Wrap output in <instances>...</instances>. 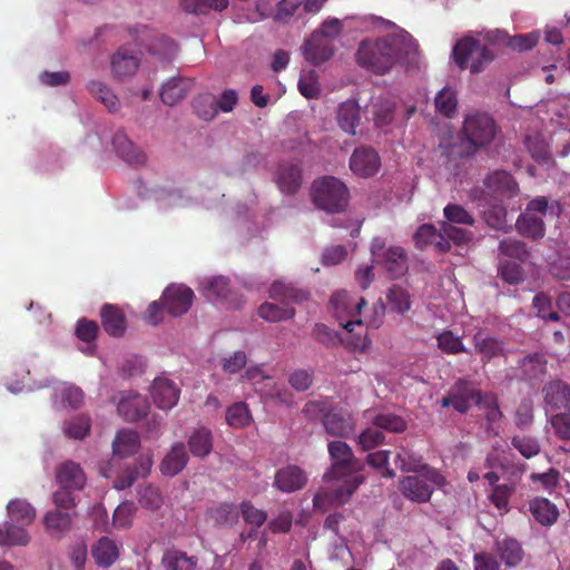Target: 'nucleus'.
I'll use <instances>...</instances> for the list:
<instances>
[{
    "mask_svg": "<svg viewBox=\"0 0 570 570\" xmlns=\"http://www.w3.org/2000/svg\"><path fill=\"white\" fill-rule=\"evenodd\" d=\"M331 466L324 480H343V485L335 489L320 490L313 499L314 508L326 511L330 507L344 504L363 482L357 472L362 463L354 456L351 446L343 441H332L327 445Z\"/></svg>",
    "mask_w": 570,
    "mask_h": 570,
    "instance_id": "1",
    "label": "nucleus"
},
{
    "mask_svg": "<svg viewBox=\"0 0 570 570\" xmlns=\"http://www.w3.org/2000/svg\"><path fill=\"white\" fill-rule=\"evenodd\" d=\"M414 49L411 39L386 36L375 40H363L356 52L357 63L375 73L384 75Z\"/></svg>",
    "mask_w": 570,
    "mask_h": 570,
    "instance_id": "2",
    "label": "nucleus"
},
{
    "mask_svg": "<svg viewBox=\"0 0 570 570\" xmlns=\"http://www.w3.org/2000/svg\"><path fill=\"white\" fill-rule=\"evenodd\" d=\"M269 298L274 302H265L258 308V315L264 321L277 323L292 320L296 312L292 304H301L308 299V293L292 284L275 281L269 288Z\"/></svg>",
    "mask_w": 570,
    "mask_h": 570,
    "instance_id": "3",
    "label": "nucleus"
},
{
    "mask_svg": "<svg viewBox=\"0 0 570 570\" xmlns=\"http://www.w3.org/2000/svg\"><path fill=\"white\" fill-rule=\"evenodd\" d=\"M312 198L315 206L322 210L342 213L348 206L350 191L338 178L325 176L314 180Z\"/></svg>",
    "mask_w": 570,
    "mask_h": 570,
    "instance_id": "4",
    "label": "nucleus"
},
{
    "mask_svg": "<svg viewBox=\"0 0 570 570\" xmlns=\"http://www.w3.org/2000/svg\"><path fill=\"white\" fill-rule=\"evenodd\" d=\"M415 247L423 249L429 245H433L438 252L445 253L450 250L451 243L461 245L463 243V228L456 226H441L440 229L432 224H423L415 232Z\"/></svg>",
    "mask_w": 570,
    "mask_h": 570,
    "instance_id": "5",
    "label": "nucleus"
},
{
    "mask_svg": "<svg viewBox=\"0 0 570 570\" xmlns=\"http://www.w3.org/2000/svg\"><path fill=\"white\" fill-rule=\"evenodd\" d=\"M497 134V124L488 114L468 115L465 117V155L473 154L478 148L491 144Z\"/></svg>",
    "mask_w": 570,
    "mask_h": 570,
    "instance_id": "6",
    "label": "nucleus"
},
{
    "mask_svg": "<svg viewBox=\"0 0 570 570\" xmlns=\"http://www.w3.org/2000/svg\"><path fill=\"white\" fill-rule=\"evenodd\" d=\"M444 478L434 469H425V472L409 475L400 481L399 489L409 500L426 502L430 500L434 485H442Z\"/></svg>",
    "mask_w": 570,
    "mask_h": 570,
    "instance_id": "7",
    "label": "nucleus"
},
{
    "mask_svg": "<svg viewBox=\"0 0 570 570\" xmlns=\"http://www.w3.org/2000/svg\"><path fill=\"white\" fill-rule=\"evenodd\" d=\"M548 202L544 197L531 200L523 214L517 220V228L520 234L533 239L544 236L543 216L547 213Z\"/></svg>",
    "mask_w": 570,
    "mask_h": 570,
    "instance_id": "8",
    "label": "nucleus"
},
{
    "mask_svg": "<svg viewBox=\"0 0 570 570\" xmlns=\"http://www.w3.org/2000/svg\"><path fill=\"white\" fill-rule=\"evenodd\" d=\"M195 294L185 284L168 285L160 297L165 311L171 316H181L191 307Z\"/></svg>",
    "mask_w": 570,
    "mask_h": 570,
    "instance_id": "9",
    "label": "nucleus"
},
{
    "mask_svg": "<svg viewBox=\"0 0 570 570\" xmlns=\"http://www.w3.org/2000/svg\"><path fill=\"white\" fill-rule=\"evenodd\" d=\"M381 168V158L372 147L356 148L350 158V169L358 177L374 176Z\"/></svg>",
    "mask_w": 570,
    "mask_h": 570,
    "instance_id": "10",
    "label": "nucleus"
},
{
    "mask_svg": "<svg viewBox=\"0 0 570 570\" xmlns=\"http://www.w3.org/2000/svg\"><path fill=\"white\" fill-rule=\"evenodd\" d=\"M117 411L124 420L136 422L147 415L149 403L145 396L138 393L122 391L118 395Z\"/></svg>",
    "mask_w": 570,
    "mask_h": 570,
    "instance_id": "11",
    "label": "nucleus"
},
{
    "mask_svg": "<svg viewBox=\"0 0 570 570\" xmlns=\"http://www.w3.org/2000/svg\"><path fill=\"white\" fill-rule=\"evenodd\" d=\"M56 482L58 485L81 491L87 483V475L79 463L68 460L56 468Z\"/></svg>",
    "mask_w": 570,
    "mask_h": 570,
    "instance_id": "12",
    "label": "nucleus"
},
{
    "mask_svg": "<svg viewBox=\"0 0 570 570\" xmlns=\"http://www.w3.org/2000/svg\"><path fill=\"white\" fill-rule=\"evenodd\" d=\"M76 511H69L55 508L43 515V525L46 531L56 539H61L72 527Z\"/></svg>",
    "mask_w": 570,
    "mask_h": 570,
    "instance_id": "13",
    "label": "nucleus"
},
{
    "mask_svg": "<svg viewBox=\"0 0 570 570\" xmlns=\"http://www.w3.org/2000/svg\"><path fill=\"white\" fill-rule=\"evenodd\" d=\"M150 394L159 409L169 410L177 404L180 390L167 377H156L153 382Z\"/></svg>",
    "mask_w": 570,
    "mask_h": 570,
    "instance_id": "14",
    "label": "nucleus"
},
{
    "mask_svg": "<svg viewBox=\"0 0 570 570\" xmlns=\"http://www.w3.org/2000/svg\"><path fill=\"white\" fill-rule=\"evenodd\" d=\"M382 265L391 278H400L409 271V257L401 246H391L377 263Z\"/></svg>",
    "mask_w": 570,
    "mask_h": 570,
    "instance_id": "15",
    "label": "nucleus"
},
{
    "mask_svg": "<svg viewBox=\"0 0 570 570\" xmlns=\"http://www.w3.org/2000/svg\"><path fill=\"white\" fill-rule=\"evenodd\" d=\"M307 476L297 465H287L278 470L274 478V487L284 493H292L304 488Z\"/></svg>",
    "mask_w": 570,
    "mask_h": 570,
    "instance_id": "16",
    "label": "nucleus"
},
{
    "mask_svg": "<svg viewBox=\"0 0 570 570\" xmlns=\"http://www.w3.org/2000/svg\"><path fill=\"white\" fill-rule=\"evenodd\" d=\"M274 179L283 194L294 195L302 185V170L296 164L282 163L275 171Z\"/></svg>",
    "mask_w": 570,
    "mask_h": 570,
    "instance_id": "17",
    "label": "nucleus"
},
{
    "mask_svg": "<svg viewBox=\"0 0 570 570\" xmlns=\"http://www.w3.org/2000/svg\"><path fill=\"white\" fill-rule=\"evenodd\" d=\"M112 146L118 156L130 166H142L147 156L127 137L124 131H117L112 138Z\"/></svg>",
    "mask_w": 570,
    "mask_h": 570,
    "instance_id": "18",
    "label": "nucleus"
},
{
    "mask_svg": "<svg viewBox=\"0 0 570 570\" xmlns=\"http://www.w3.org/2000/svg\"><path fill=\"white\" fill-rule=\"evenodd\" d=\"M334 53L332 40L315 32L304 45V56L313 65L328 60Z\"/></svg>",
    "mask_w": 570,
    "mask_h": 570,
    "instance_id": "19",
    "label": "nucleus"
},
{
    "mask_svg": "<svg viewBox=\"0 0 570 570\" xmlns=\"http://www.w3.org/2000/svg\"><path fill=\"white\" fill-rule=\"evenodd\" d=\"M493 60V55L480 46L470 35H465V68L472 73H478Z\"/></svg>",
    "mask_w": 570,
    "mask_h": 570,
    "instance_id": "20",
    "label": "nucleus"
},
{
    "mask_svg": "<svg viewBox=\"0 0 570 570\" xmlns=\"http://www.w3.org/2000/svg\"><path fill=\"white\" fill-rule=\"evenodd\" d=\"M473 405L478 406L491 423L501 417V412L492 394H482L480 391L465 389V410Z\"/></svg>",
    "mask_w": 570,
    "mask_h": 570,
    "instance_id": "21",
    "label": "nucleus"
},
{
    "mask_svg": "<svg viewBox=\"0 0 570 570\" xmlns=\"http://www.w3.org/2000/svg\"><path fill=\"white\" fill-rule=\"evenodd\" d=\"M188 459L184 443L176 442L163 459L159 466L160 472L166 476H175L186 468Z\"/></svg>",
    "mask_w": 570,
    "mask_h": 570,
    "instance_id": "22",
    "label": "nucleus"
},
{
    "mask_svg": "<svg viewBox=\"0 0 570 570\" xmlns=\"http://www.w3.org/2000/svg\"><path fill=\"white\" fill-rule=\"evenodd\" d=\"M101 324L107 334L120 337L127 328L126 316L124 312L111 304H105L100 311Z\"/></svg>",
    "mask_w": 570,
    "mask_h": 570,
    "instance_id": "23",
    "label": "nucleus"
},
{
    "mask_svg": "<svg viewBox=\"0 0 570 570\" xmlns=\"http://www.w3.org/2000/svg\"><path fill=\"white\" fill-rule=\"evenodd\" d=\"M95 562L102 568L111 567L119 558L118 543L109 538L101 537L91 548Z\"/></svg>",
    "mask_w": 570,
    "mask_h": 570,
    "instance_id": "24",
    "label": "nucleus"
},
{
    "mask_svg": "<svg viewBox=\"0 0 570 570\" xmlns=\"http://www.w3.org/2000/svg\"><path fill=\"white\" fill-rule=\"evenodd\" d=\"M495 552L509 568L520 564L524 557V551L519 541L509 537L495 540Z\"/></svg>",
    "mask_w": 570,
    "mask_h": 570,
    "instance_id": "25",
    "label": "nucleus"
},
{
    "mask_svg": "<svg viewBox=\"0 0 570 570\" xmlns=\"http://www.w3.org/2000/svg\"><path fill=\"white\" fill-rule=\"evenodd\" d=\"M569 401L570 389L566 383L554 381L544 387V402L548 411L567 410Z\"/></svg>",
    "mask_w": 570,
    "mask_h": 570,
    "instance_id": "26",
    "label": "nucleus"
},
{
    "mask_svg": "<svg viewBox=\"0 0 570 570\" xmlns=\"http://www.w3.org/2000/svg\"><path fill=\"white\" fill-rule=\"evenodd\" d=\"M140 65V58L127 50H118L111 58V70L119 79L132 77Z\"/></svg>",
    "mask_w": 570,
    "mask_h": 570,
    "instance_id": "27",
    "label": "nucleus"
},
{
    "mask_svg": "<svg viewBox=\"0 0 570 570\" xmlns=\"http://www.w3.org/2000/svg\"><path fill=\"white\" fill-rule=\"evenodd\" d=\"M490 191L504 198H511L519 193V186L507 171H494L485 179Z\"/></svg>",
    "mask_w": 570,
    "mask_h": 570,
    "instance_id": "28",
    "label": "nucleus"
},
{
    "mask_svg": "<svg viewBox=\"0 0 570 570\" xmlns=\"http://www.w3.org/2000/svg\"><path fill=\"white\" fill-rule=\"evenodd\" d=\"M193 87V81L187 78H171L163 85L160 98L164 104L174 106L183 100Z\"/></svg>",
    "mask_w": 570,
    "mask_h": 570,
    "instance_id": "29",
    "label": "nucleus"
},
{
    "mask_svg": "<svg viewBox=\"0 0 570 570\" xmlns=\"http://www.w3.org/2000/svg\"><path fill=\"white\" fill-rule=\"evenodd\" d=\"M337 124L342 130L355 135L361 120V108L355 100L342 102L337 110Z\"/></svg>",
    "mask_w": 570,
    "mask_h": 570,
    "instance_id": "30",
    "label": "nucleus"
},
{
    "mask_svg": "<svg viewBox=\"0 0 570 570\" xmlns=\"http://www.w3.org/2000/svg\"><path fill=\"white\" fill-rule=\"evenodd\" d=\"M323 425L328 434L340 438H347L354 431V423L351 416L338 412L325 413L323 415Z\"/></svg>",
    "mask_w": 570,
    "mask_h": 570,
    "instance_id": "31",
    "label": "nucleus"
},
{
    "mask_svg": "<svg viewBox=\"0 0 570 570\" xmlns=\"http://www.w3.org/2000/svg\"><path fill=\"white\" fill-rule=\"evenodd\" d=\"M161 564L165 570H196L198 558L178 549H170L164 552Z\"/></svg>",
    "mask_w": 570,
    "mask_h": 570,
    "instance_id": "32",
    "label": "nucleus"
},
{
    "mask_svg": "<svg viewBox=\"0 0 570 570\" xmlns=\"http://www.w3.org/2000/svg\"><path fill=\"white\" fill-rule=\"evenodd\" d=\"M9 521L21 525H30L36 519V509L23 499H14L7 504Z\"/></svg>",
    "mask_w": 570,
    "mask_h": 570,
    "instance_id": "33",
    "label": "nucleus"
},
{
    "mask_svg": "<svg viewBox=\"0 0 570 570\" xmlns=\"http://www.w3.org/2000/svg\"><path fill=\"white\" fill-rule=\"evenodd\" d=\"M139 435L132 430H120L112 442L114 454L119 458H128L135 454L139 448Z\"/></svg>",
    "mask_w": 570,
    "mask_h": 570,
    "instance_id": "34",
    "label": "nucleus"
},
{
    "mask_svg": "<svg viewBox=\"0 0 570 570\" xmlns=\"http://www.w3.org/2000/svg\"><path fill=\"white\" fill-rule=\"evenodd\" d=\"M331 304L336 312H344L352 316H358L362 308L366 305L364 297L355 298L346 291H340L332 295Z\"/></svg>",
    "mask_w": 570,
    "mask_h": 570,
    "instance_id": "35",
    "label": "nucleus"
},
{
    "mask_svg": "<svg viewBox=\"0 0 570 570\" xmlns=\"http://www.w3.org/2000/svg\"><path fill=\"white\" fill-rule=\"evenodd\" d=\"M24 527L11 521L0 525V546H27L30 542V535Z\"/></svg>",
    "mask_w": 570,
    "mask_h": 570,
    "instance_id": "36",
    "label": "nucleus"
},
{
    "mask_svg": "<svg viewBox=\"0 0 570 570\" xmlns=\"http://www.w3.org/2000/svg\"><path fill=\"white\" fill-rule=\"evenodd\" d=\"M238 513L233 503L220 502L207 509L206 517L217 525L233 527L238 521Z\"/></svg>",
    "mask_w": 570,
    "mask_h": 570,
    "instance_id": "37",
    "label": "nucleus"
},
{
    "mask_svg": "<svg viewBox=\"0 0 570 570\" xmlns=\"http://www.w3.org/2000/svg\"><path fill=\"white\" fill-rule=\"evenodd\" d=\"M530 512L543 525L553 524L559 515L557 507L546 498H535L530 502Z\"/></svg>",
    "mask_w": 570,
    "mask_h": 570,
    "instance_id": "38",
    "label": "nucleus"
},
{
    "mask_svg": "<svg viewBox=\"0 0 570 570\" xmlns=\"http://www.w3.org/2000/svg\"><path fill=\"white\" fill-rule=\"evenodd\" d=\"M204 295L210 301H226L230 294L229 279L224 276H215L202 284Z\"/></svg>",
    "mask_w": 570,
    "mask_h": 570,
    "instance_id": "39",
    "label": "nucleus"
},
{
    "mask_svg": "<svg viewBox=\"0 0 570 570\" xmlns=\"http://www.w3.org/2000/svg\"><path fill=\"white\" fill-rule=\"evenodd\" d=\"M148 51L156 57L161 63L173 61L177 52L175 42L166 36L156 37L149 45Z\"/></svg>",
    "mask_w": 570,
    "mask_h": 570,
    "instance_id": "40",
    "label": "nucleus"
},
{
    "mask_svg": "<svg viewBox=\"0 0 570 570\" xmlns=\"http://www.w3.org/2000/svg\"><path fill=\"white\" fill-rule=\"evenodd\" d=\"M188 446L194 456L205 458L213 449V435L206 428L197 429L188 440Z\"/></svg>",
    "mask_w": 570,
    "mask_h": 570,
    "instance_id": "41",
    "label": "nucleus"
},
{
    "mask_svg": "<svg viewBox=\"0 0 570 570\" xmlns=\"http://www.w3.org/2000/svg\"><path fill=\"white\" fill-rule=\"evenodd\" d=\"M395 464L405 472H425V469H431L423 462L422 455L402 448L395 456Z\"/></svg>",
    "mask_w": 570,
    "mask_h": 570,
    "instance_id": "42",
    "label": "nucleus"
},
{
    "mask_svg": "<svg viewBox=\"0 0 570 570\" xmlns=\"http://www.w3.org/2000/svg\"><path fill=\"white\" fill-rule=\"evenodd\" d=\"M228 3V0H181L180 6L187 13L206 14L212 9L223 11Z\"/></svg>",
    "mask_w": 570,
    "mask_h": 570,
    "instance_id": "43",
    "label": "nucleus"
},
{
    "mask_svg": "<svg viewBox=\"0 0 570 570\" xmlns=\"http://www.w3.org/2000/svg\"><path fill=\"white\" fill-rule=\"evenodd\" d=\"M386 301L393 312L402 315L409 312L411 308L409 292L399 285H393L389 288Z\"/></svg>",
    "mask_w": 570,
    "mask_h": 570,
    "instance_id": "44",
    "label": "nucleus"
},
{
    "mask_svg": "<svg viewBox=\"0 0 570 570\" xmlns=\"http://www.w3.org/2000/svg\"><path fill=\"white\" fill-rule=\"evenodd\" d=\"M87 88L89 92L100 100L109 111L115 112L119 108V100L117 96L102 82L98 80H91L88 82Z\"/></svg>",
    "mask_w": 570,
    "mask_h": 570,
    "instance_id": "45",
    "label": "nucleus"
},
{
    "mask_svg": "<svg viewBox=\"0 0 570 570\" xmlns=\"http://www.w3.org/2000/svg\"><path fill=\"white\" fill-rule=\"evenodd\" d=\"M252 415L245 402H236L226 411V422L229 426L242 429L249 424Z\"/></svg>",
    "mask_w": 570,
    "mask_h": 570,
    "instance_id": "46",
    "label": "nucleus"
},
{
    "mask_svg": "<svg viewBox=\"0 0 570 570\" xmlns=\"http://www.w3.org/2000/svg\"><path fill=\"white\" fill-rule=\"evenodd\" d=\"M91 428V421L88 415H78L65 423L63 432L66 436L75 440L85 439Z\"/></svg>",
    "mask_w": 570,
    "mask_h": 570,
    "instance_id": "47",
    "label": "nucleus"
},
{
    "mask_svg": "<svg viewBox=\"0 0 570 570\" xmlns=\"http://www.w3.org/2000/svg\"><path fill=\"white\" fill-rule=\"evenodd\" d=\"M137 507L132 501L120 503L114 511L112 524L116 529H128L132 525Z\"/></svg>",
    "mask_w": 570,
    "mask_h": 570,
    "instance_id": "48",
    "label": "nucleus"
},
{
    "mask_svg": "<svg viewBox=\"0 0 570 570\" xmlns=\"http://www.w3.org/2000/svg\"><path fill=\"white\" fill-rule=\"evenodd\" d=\"M434 102L436 110L445 117H452V115H454L456 111V95L449 87H444L438 92Z\"/></svg>",
    "mask_w": 570,
    "mask_h": 570,
    "instance_id": "49",
    "label": "nucleus"
},
{
    "mask_svg": "<svg viewBox=\"0 0 570 570\" xmlns=\"http://www.w3.org/2000/svg\"><path fill=\"white\" fill-rule=\"evenodd\" d=\"M475 347L483 357L491 358L503 352V344L484 333H478L474 336Z\"/></svg>",
    "mask_w": 570,
    "mask_h": 570,
    "instance_id": "50",
    "label": "nucleus"
},
{
    "mask_svg": "<svg viewBox=\"0 0 570 570\" xmlns=\"http://www.w3.org/2000/svg\"><path fill=\"white\" fill-rule=\"evenodd\" d=\"M196 115L203 120H212L217 116L215 97L210 95H200L193 101Z\"/></svg>",
    "mask_w": 570,
    "mask_h": 570,
    "instance_id": "51",
    "label": "nucleus"
},
{
    "mask_svg": "<svg viewBox=\"0 0 570 570\" xmlns=\"http://www.w3.org/2000/svg\"><path fill=\"white\" fill-rule=\"evenodd\" d=\"M373 424L380 430H385L392 433H401L406 430V422L399 415L391 413L377 414Z\"/></svg>",
    "mask_w": 570,
    "mask_h": 570,
    "instance_id": "52",
    "label": "nucleus"
},
{
    "mask_svg": "<svg viewBox=\"0 0 570 570\" xmlns=\"http://www.w3.org/2000/svg\"><path fill=\"white\" fill-rule=\"evenodd\" d=\"M512 445L527 459L538 455L541 451L539 441L529 435H515L512 438Z\"/></svg>",
    "mask_w": 570,
    "mask_h": 570,
    "instance_id": "53",
    "label": "nucleus"
},
{
    "mask_svg": "<svg viewBox=\"0 0 570 570\" xmlns=\"http://www.w3.org/2000/svg\"><path fill=\"white\" fill-rule=\"evenodd\" d=\"M529 478L533 484H539L542 490L552 493L560 483L561 474L557 469L551 468L543 473H531Z\"/></svg>",
    "mask_w": 570,
    "mask_h": 570,
    "instance_id": "54",
    "label": "nucleus"
},
{
    "mask_svg": "<svg viewBox=\"0 0 570 570\" xmlns=\"http://www.w3.org/2000/svg\"><path fill=\"white\" fill-rule=\"evenodd\" d=\"M138 502L144 509L156 511L163 505V497L158 488L146 485L138 492Z\"/></svg>",
    "mask_w": 570,
    "mask_h": 570,
    "instance_id": "55",
    "label": "nucleus"
},
{
    "mask_svg": "<svg viewBox=\"0 0 570 570\" xmlns=\"http://www.w3.org/2000/svg\"><path fill=\"white\" fill-rule=\"evenodd\" d=\"M76 490L58 485V489L52 493V503L58 509L75 511L77 507Z\"/></svg>",
    "mask_w": 570,
    "mask_h": 570,
    "instance_id": "56",
    "label": "nucleus"
},
{
    "mask_svg": "<svg viewBox=\"0 0 570 570\" xmlns=\"http://www.w3.org/2000/svg\"><path fill=\"white\" fill-rule=\"evenodd\" d=\"M547 361L540 354L529 355L523 358L521 366L529 379H537L544 374Z\"/></svg>",
    "mask_w": 570,
    "mask_h": 570,
    "instance_id": "57",
    "label": "nucleus"
},
{
    "mask_svg": "<svg viewBox=\"0 0 570 570\" xmlns=\"http://www.w3.org/2000/svg\"><path fill=\"white\" fill-rule=\"evenodd\" d=\"M242 517L246 523L253 524L256 528H259L267 520V514L265 511L255 508L252 502L243 501L239 505V511Z\"/></svg>",
    "mask_w": 570,
    "mask_h": 570,
    "instance_id": "58",
    "label": "nucleus"
},
{
    "mask_svg": "<svg viewBox=\"0 0 570 570\" xmlns=\"http://www.w3.org/2000/svg\"><path fill=\"white\" fill-rule=\"evenodd\" d=\"M298 90L302 96L308 99L317 98L320 96L321 89L314 71H309L299 78Z\"/></svg>",
    "mask_w": 570,
    "mask_h": 570,
    "instance_id": "59",
    "label": "nucleus"
},
{
    "mask_svg": "<svg viewBox=\"0 0 570 570\" xmlns=\"http://www.w3.org/2000/svg\"><path fill=\"white\" fill-rule=\"evenodd\" d=\"M384 441V434L380 428H368L364 430L358 436V444L364 451L376 448Z\"/></svg>",
    "mask_w": 570,
    "mask_h": 570,
    "instance_id": "60",
    "label": "nucleus"
},
{
    "mask_svg": "<svg viewBox=\"0 0 570 570\" xmlns=\"http://www.w3.org/2000/svg\"><path fill=\"white\" fill-rule=\"evenodd\" d=\"M482 216L484 222L492 228L503 229L505 227L507 210L501 206H492L483 209Z\"/></svg>",
    "mask_w": 570,
    "mask_h": 570,
    "instance_id": "61",
    "label": "nucleus"
},
{
    "mask_svg": "<svg viewBox=\"0 0 570 570\" xmlns=\"http://www.w3.org/2000/svg\"><path fill=\"white\" fill-rule=\"evenodd\" d=\"M303 0H281L274 19L279 22H287L302 7Z\"/></svg>",
    "mask_w": 570,
    "mask_h": 570,
    "instance_id": "62",
    "label": "nucleus"
},
{
    "mask_svg": "<svg viewBox=\"0 0 570 570\" xmlns=\"http://www.w3.org/2000/svg\"><path fill=\"white\" fill-rule=\"evenodd\" d=\"M99 327L95 321L81 318L77 323L76 335L79 340L91 343L97 338Z\"/></svg>",
    "mask_w": 570,
    "mask_h": 570,
    "instance_id": "63",
    "label": "nucleus"
},
{
    "mask_svg": "<svg viewBox=\"0 0 570 570\" xmlns=\"http://www.w3.org/2000/svg\"><path fill=\"white\" fill-rule=\"evenodd\" d=\"M550 423L560 439L570 440V414L557 413L551 416Z\"/></svg>",
    "mask_w": 570,
    "mask_h": 570,
    "instance_id": "64",
    "label": "nucleus"
}]
</instances>
